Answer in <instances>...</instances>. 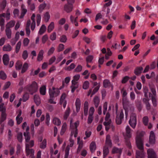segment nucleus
Instances as JSON below:
<instances>
[{
    "instance_id": "dca6fc26",
    "label": "nucleus",
    "mask_w": 158,
    "mask_h": 158,
    "mask_svg": "<svg viewBox=\"0 0 158 158\" xmlns=\"http://www.w3.org/2000/svg\"><path fill=\"white\" fill-rule=\"evenodd\" d=\"M73 7L71 5L65 4L64 6V10L68 13L70 12L72 10Z\"/></svg>"
},
{
    "instance_id": "39448f33",
    "label": "nucleus",
    "mask_w": 158,
    "mask_h": 158,
    "mask_svg": "<svg viewBox=\"0 0 158 158\" xmlns=\"http://www.w3.org/2000/svg\"><path fill=\"white\" fill-rule=\"evenodd\" d=\"M49 93L50 96L52 98L58 96L60 94V91L57 88L53 87L52 89L50 88L49 89Z\"/></svg>"
},
{
    "instance_id": "6e6d98bb",
    "label": "nucleus",
    "mask_w": 158,
    "mask_h": 158,
    "mask_svg": "<svg viewBox=\"0 0 158 158\" xmlns=\"http://www.w3.org/2000/svg\"><path fill=\"white\" fill-rule=\"evenodd\" d=\"M67 40V38L65 35H62L61 36L60 39V40L62 43H65Z\"/></svg>"
},
{
    "instance_id": "13d9d810",
    "label": "nucleus",
    "mask_w": 158,
    "mask_h": 158,
    "mask_svg": "<svg viewBox=\"0 0 158 158\" xmlns=\"http://www.w3.org/2000/svg\"><path fill=\"white\" fill-rule=\"evenodd\" d=\"M56 35L55 32H53L50 35V38L52 41L56 40Z\"/></svg>"
},
{
    "instance_id": "3c124183",
    "label": "nucleus",
    "mask_w": 158,
    "mask_h": 158,
    "mask_svg": "<svg viewBox=\"0 0 158 158\" xmlns=\"http://www.w3.org/2000/svg\"><path fill=\"white\" fill-rule=\"evenodd\" d=\"M22 57L24 60H26L28 56V53L27 50H24L22 54Z\"/></svg>"
},
{
    "instance_id": "a18cd8bd",
    "label": "nucleus",
    "mask_w": 158,
    "mask_h": 158,
    "mask_svg": "<svg viewBox=\"0 0 158 158\" xmlns=\"http://www.w3.org/2000/svg\"><path fill=\"white\" fill-rule=\"evenodd\" d=\"M66 97V95L65 93H63L61 95L60 98V104H62L63 103V102L64 101H64V99Z\"/></svg>"
},
{
    "instance_id": "f257e3e1",
    "label": "nucleus",
    "mask_w": 158,
    "mask_h": 158,
    "mask_svg": "<svg viewBox=\"0 0 158 158\" xmlns=\"http://www.w3.org/2000/svg\"><path fill=\"white\" fill-rule=\"evenodd\" d=\"M136 143L137 146L140 151H136V158H144L143 142L141 137L140 135H137L136 138Z\"/></svg>"
},
{
    "instance_id": "2eb2a0df",
    "label": "nucleus",
    "mask_w": 158,
    "mask_h": 158,
    "mask_svg": "<svg viewBox=\"0 0 158 158\" xmlns=\"http://www.w3.org/2000/svg\"><path fill=\"white\" fill-rule=\"evenodd\" d=\"M132 130L130 127L127 125L126 128V135L128 138H131V131Z\"/></svg>"
},
{
    "instance_id": "58836bf2",
    "label": "nucleus",
    "mask_w": 158,
    "mask_h": 158,
    "mask_svg": "<svg viewBox=\"0 0 158 158\" xmlns=\"http://www.w3.org/2000/svg\"><path fill=\"white\" fill-rule=\"evenodd\" d=\"M46 6V4L44 3L40 4L39 7V10L40 13H41Z\"/></svg>"
},
{
    "instance_id": "69168bd1",
    "label": "nucleus",
    "mask_w": 158,
    "mask_h": 158,
    "mask_svg": "<svg viewBox=\"0 0 158 158\" xmlns=\"http://www.w3.org/2000/svg\"><path fill=\"white\" fill-rule=\"evenodd\" d=\"M77 129H75V130H73L71 131V137H72L73 135L74 134V137H76L77 136V134L78 133V131Z\"/></svg>"
},
{
    "instance_id": "0eeeda50",
    "label": "nucleus",
    "mask_w": 158,
    "mask_h": 158,
    "mask_svg": "<svg viewBox=\"0 0 158 158\" xmlns=\"http://www.w3.org/2000/svg\"><path fill=\"white\" fill-rule=\"evenodd\" d=\"M26 156L30 158H35L34 156V151L33 149L25 148Z\"/></svg>"
},
{
    "instance_id": "8fccbe9b",
    "label": "nucleus",
    "mask_w": 158,
    "mask_h": 158,
    "mask_svg": "<svg viewBox=\"0 0 158 158\" xmlns=\"http://www.w3.org/2000/svg\"><path fill=\"white\" fill-rule=\"evenodd\" d=\"M89 83L88 81H85L83 84V88L84 89H87L89 87Z\"/></svg>"
},
{
    "instance_id": "4d7b16f0",
    "label": "nucleus",
    "mask_w": 158,
    "mask_h": 158,
    "mask_svg": "<svg viewBox=\"0 0 158 158\" xmlns=\"http://www.w3.org/2000/svg\"><path fill=\"white\" fill-rule=\"evenodd\" d=\"M109 150L108 148L104 147L103 149L104 157H105L109 153Z\"/></svg>"
},
{
    "instance_id": "473e14b6",
    "label": "nucleus",
    "mask_w": 158,
    "mask_h": 158,
    "mask_svg": "<svg viewBox=\"0 0 158 158\" xmlns=\"http://www.w3.org/2000/svg\"><path fill=\"white\" fill-rule=\"evenodd\" d=\"M94 102L95 106L97 107L99 104L100 100L98 97L95 96L94 98Z\"/></svg>"
},
{
    "instance_id": "052dcab7",
    "label": "nucleus",
    "mask_w": 158,
    "mask_h": 158,
    "mask_svg": "<svg viewBox=\"0 0 158 158\" xmlns=\"http://www.w3.org/2000/svg\"><path fill=\"white\" fill-rule=\"evenodd\" d=\"M70 148L69 145H67L65 150V158H68Z\"/></svg>"
},
{
    "instance_id": "1a4fd4ad",
    "label": "nucleus",
    "mask_w": 158,
    "mask_h": 158,
    "mask_svg": "<svg viewBox=\"0 0 158 158\" xmlns=\"http://www.w3.org/2000/svg\"><path fill=\"white\" fill-rule=\"evenodd\" d=\"M121 93L122 94L123 97H124V98L123 99V106H124L126 105L127 103H128L125 98L126 96L127 95V93L126 92V90L123 88L121 90Z\"/></svg>"
},
{
    "instance_id": "72a5a7b5",
    "label": "nucleus",
    "mask_w": 158,
    "mask_h": 158,
    "mask_svg": "<svg viewBox=\"0 0 158 158\" xmlns=\"http://www.w3.org/2000/svg\"><path fill=\"white\" fill-rule=\"evenodd\" d=\"M15 23V21L14 20H11L6 25V27L10 28L14 26Z\"/></svg>"
},
{
    "instance_id": "f3484780",
    "label": "nucleus",
    "mask_w": 158,
    "mask_h": 158,
    "mask_svg": "<svg viewBox=\"0 0 158 158\" xmlns=\"http://www.w3.org/2000/svg\"><path fill=\"white\" fill-rule=\"evenodd\" d=\"M2 59L4 64L7 65L8 64L9 60V56L6 54L4 55Z\"/></svg>"
},
{
    "instance_id": "f704fd0d",
    "label": "nucleus",
    "mask_w": 158,
    "mask_h": 158,
    "mask_svg": "<svg viewBox=\"0 0 158 158\" xmlns=\"http://www.w3.org/2000/svg\"><path fill=\"white\" fill-rule=\"evenodd\" d=\"M46 91V87L45 85H43L40 88V94L42 95L45 94Z\"/></svg>"
},
{
    "instance_id": "e433bc0d",
    "label": "nucleus",
    "mask_w": 158,
    "mask_h": 158,
    "mask_svg": "<svg viewBox=\"0 0 158 158\" xmlns=\"http://www.w3.org/2000/svg\"><path fill=\"white\" fill-rule=\"evenodd\" d=\"M5 21L4 19L2 17H0V26L1 27V30L3 31L4 29V25Z\"/></svg>"
},
{
    "instance_id": "c03bdc74",
    "label": "nucleus",
    "mask_w": 158,
    "mask_h": 158,
    "mask_svg": "<svg viewBox=\"0 0 158 158\" xmlns=\"http://www.w3.org/2000/svg\"><path fill=\"white\" fill-rule=\"evenodd\" d=\"M6 0H3L0 3V6L1 9H4L6 6Z\"/></svg>"
},
{
    "instance_id": "c85d7f7f",
    "label": "nucleus",
    "mask_w": 158,
    "mask_h": 158,
    "mask_svg": "<svg viewBox=\"0 0 158 158\" xmlns=\"http://www.w3.org/2000/svg\"><path fill=\"white\" fill-rule=\"evenodd\" d=\"M54 28V22H52L48 25V33L51 32Z\"/></svg>"
},
{
    "instance_id": "5fc2aeb1",
    "label": "nucleus",
    "mask_w": 158,
    "mask_h": 158,
    "mask_svg": "<svg viewBox=\"0 0 158 158\" xmlns=\"http://www.w3.org/2000/svg\"><path fill=\"white\" fill-rule=\"evenodd\" d=\"M6 78V75L3 71L0 72V78L3 80L5 79Z\"/></svg>"
},
{
    "instance_id": "de8ad7c7",
    "label": "nucleus",
    "mask_w": 158,
    "mask_h": 158,
    "mask_svg": "<svg viewBox=\"0 0 158 158\" xmlns=\"http://www.w3.org/2000/svg\"><path fill=\"white\" fill-rule=\"evenodd\" d=\"M66 127L67 125L66 123H64L62 126L60 132V134L61 135H63L65 132L66 130Z\"/></svg>"
},
{
    "instance_id": "37998d69",
    "label": "nucleus",
    "mask_w": 158,
    "mask_h": 158,
    "mask_svg": "<svg viewBox=\"0 0 158 158\" xmlns=\"http://www.w3.org/2000/svg\"><path fill=\"white\" fill-rule=\"evenodd\" d=\"M142 121L143 123L145 125L147 126L148 125L149 120L148 116H145L143 118Z\"/></svg>"
},
{
    "instance_id": "9d476101",
    "label": "nucleus",
    "mask_w": 158,
    "mask_h": 158,
    "mask_svg": "<svg viewBox=\"0 0 158 158\" xmlns=\"http://www.w3.org/2000/svg\"><path fill=\"white\" fill-rule=\"evenodd\" d=\"M155 142V137L154 132L152 131L150 132L149 138V143L152 145H153Z\"/></svg>"
},
{
    "instance_id": "ddd939ff",
    "label": "nucleus",
    "mask_w": 158,
    "mask_h": 158,
    "mask_svg": "<svg viewBox=\"0 0 158 158\" xmlns=\"http://www.w3.org/2000/svg\"><path fill=\"white\" fill-rule=\"evenodd\" d=\"M150 89L152 94L151 93H149V96L151 98V97L153 96L156 97V88L154 86H152L150 87Z\"/></svg>"
},
{
    "instance_id": "9b49d317",
    "label": "nucleus",
    "mask_w": 158,
    "mask_h": 158,
    "mask_svg": "<svg viewBox=\"0 0 158 158\" xmlns=\"http://www.w3.org/2000/svg\"><path fill=\"white\" fill-rule=\"evenodd\" d=\"M77 144L78 145V146L77 149V153H78L80 152L83 147V143L82 140H80V137H78L77 138Z\"/></svg>"
},
{
    "instance_id": "c9c22d12",
    "label": "nucleus",
    "mask_w": 158,
    "mask_h": 158,
    "mask_svg": "<svg viewBox=\"0 0 158 158\" xmlns=\"http://www.w3.org/2000/svg\"><path fill=\"white\" fill-rule=\"evenodd\" d=\"M70 112V108L68 107L65 112L64 114V119H67L69 117Z\"/></svg>"
},
{
    "instance_id": "2f4dec72",
    "label": "nucleus",
    "mask_w": 158,
    "mask_h": 158,
    "mask_svg": "<svg viewBox=\"0 0 158 158\" xmlns=\"http://www.w3.org/2000/svg\"><path fill=\"white\" fill-rule=\"evenodd\" d=\"M46 29V27L45 25H42L39 30V33L40 35H42L45 31Z\"/></svg>"
},
{
    "instance_id": "0e129e2a",
    "label": "nucleus",
    "mask_w": 158,
    "mask_h": 158,
    "mask_svg": "<svg viewBox=\"0 0 158 158\" xmlns=\"http://www.w3.org/2000/svg\"><path fill=\"white\" fill-rule=\"evenodd\" d=\"M46 141L45 139H44L42 143L40 145V148L42 149H44L46 147Z\"/></svg>"
},
{
    "instance_id": "774afa93",
    "label": "nucleus",
    "mask_w": 158,
    "mask_h": 158,
    "mask_svg": "<svg viewBox=\"0 0 158 158\" xmlns=\"http://www.w3.org/2000/svg\"><path fill=\"white\" fill-rule=\"evenodd\" d=\"M55 48L54 47H52L48 51V54L50 56L53 53L55 50Z\"/></svg>"
},
{
    "instance_id": "a19ab883",
    "label": "nucleus",
    "mask_w": 158,
    "mask_h": 158,
    "mask_svg": "<svg viewBox=\"0 0 158 158\" xmlns=\"http://www.w3.org/2000/svg\"><path fill=\"white\" fill-rule=\"evenodd\" d=\"M151 99L153 106L154 107H156L157 106V104L156 97H154L153 96L151 97Z\"/></svg>"
},
{
    "instance_id": "bb28decb",
    "label": "nucleus",
    "mask_w": 158,
    "mask_h": 158,
    "mask_svg": "<svg viewBox=\"0 0 158 158\" xmlns=\"http://www.w3.org/2000/svg\"><path fill=\"white\" fill-rule=\"evenodd\" d=\"M5 32L7 38L8 39H10L11 37V31L10 28L6 27Z\"/></svg>"
},
{
    "instance_id": "f03ea898",
    "label": "nucleus",
    "mask_w": 158,
    "mask_h": 158,
    "mask_svg": "<svg viewBox=\"0 0 158 158\" xmlns=\"http://www.w3.org/2000/svg\"><path fill=\"white\" fill-rule=\"evenodd\" d=\"M25 88L31 94H33L37 91L38 87L37 83L36 82L33 81L32 82L31 84L26 86Z\"/></svg>"
},
{
    "instance_id": "ea45409f",
    "label": "nucleus",
    "mask_w": 158,
    "mask_h": 158,
    "mask_svg": "<svg viewBox=\"0 0 158 158\" xmlns=\"http://www.w3.org/2000/svg\"><path fill=\"white\" fill-rule=\"evenodd\" d=\"M28 68V64L26 62L25 63L22 67L21 73H25L27 69Z\"/></svg>"
},
{
    "instance_id": "49530a36",
    "label": "nucleus",
    "mask_w": 158,
    "mask_h": 158,
    "mask_svg": "<svg viewBox=\"0 0 158 158\" xmlns=\"http://www.w3.org/2000/svg\"><path fill=\"white\" fill-rule=\"evenodd\" d=\"M44 18L46 22H47L48 21L50 18V15L48 12H47L45 13L44 14Z\"/></svg>"
},
{
    "instance_id": "423d86ee",
    "label": "nucleus",
    "mask_w": 158,
    "mask_h": 158,
    "mask_svg": "<svg viewBox=\"0 0 158 158\" xmlns=\"http://www.w3.org/2000/svg\"><path fill=\"white\" fill-rule=\"evenodd\" d=\"M147 153L148 158H157L156 153L152 149H148L147 150Z\"/></svg>"
},
{
    "instance_id": "f8f14e48",
    "label": "nucleus",
    "mask_w": 158,
    "mask_h": 158,
    "mask_svg": "<svg viewBox=\"0 0 158 158\" xmlns=\"http://www.w3.org/2000/svg\"><path fill=\"white\" fill-rule=\"evenodd\" d=\"M5 17L7 20H8L10 19V13L9 9H7L6 13H3L0 14V17Z\"/></svg>"
},
{
    "instance_id": "412c9836",
    "label": "nucleus",
    "mask_w": 158,
    "mask_h": 158,
    "mask_svg": "<svg viewBox=\"0 0 158 158\" xmlns=\"http://www.w3.org/2000/svg\"><path fill=\"white\" fill-rule=\"evenodd\" d=\"M96 145L94 142H92L90 145L89 149L91 152L94 153L96 150Z\"/></svg>"
},
{
    "instance_id": "79ce46f5",
    "label": "nucleus",
    "mask_w": 158,
    "mask_h": 158,
    "mask_svg": "<svg viewBox=\"0 0 158 158\" xmlns=\"http://www.w3.org/2000/svg\"><path fill=\"white\" fill-rule=\"evenodd\" d=\"M17 138L18 141L22 143L23 141V134L21 132L18 133L17 134Z\"/></svg>"
},
{
    "instance_id": "603ef678",
    "label": "nucleus",
    "mask_w": 158,
    "mask_h": 158,
    "mask_svg": "<svg viewBox=\"0 0 158 158\" xmlns=\"http://www.w3.org/2000/svg\"><path fill=\"white\" fill-rule=\"evenodd\" d=\"M64 45L63 44H60L57 48V52H59L62 51L64 49Z\"/></svg>"
},
{
    "instance_id": "4468645a",
    "label": "nucleus",
    "mask_w": 158,
    "mask_h": 158,
    "mask_svg": "<svg viewBox=\"0 0 158 158\" xmlns=\"http://www.w3.org/2000/svg\"><path fill=\"white\" fill-rule=\"evenodd\" d=\"M6 114L5 113H2L1 114V118L0 119V124L1 125V126L2 128V131L3 130L4 125L3 124H2V123L4 122L6 118Z\"/></svg>"
},
{
    "instance_id": "338daca9",
    "label": "nucleus",
    "mask_w": 158,
    "mask_h": 158,
    "mask_svg": "<svg viewBox=\"0 0 158 158\" xmlns=\"http://www.w3.org/2000/svg\"><path fill=\"white\" fill-rule=\"evenodd\" d=\"M29 42V40L28 39V38H25L23 40V45L24 46H27L28 45V44Z\"/></svg>"
},
{
    "instance_id": "09e8293b",
    "label": "nucleus",
    "mask_w": 158,
    "mask_h": 158,
    "mask_svg": "<svg viewBox=\"0 0 158 158\" xmlns=\"http://www.w3.org/2000/svg\"><path fill=\"white\" fill-rule=\"evenodd\" d=\"M75 65L74 63H72L69 66L65 68V69L67 71H70L73 69L75 68Z\"/></svg>"
},
{
    "instance_id": "680f3d73",
    "label": "nucleus",
    "mask_w": 158,
    "mask_h": 158,
    "mask_svg": "<svg viewBox=\"0 0 158 158\" xmlns=\"http://www.w3.org/2000/svg\"><path fill=\"white\" fill-rule=\"evenodd\" d=\"M4 106V103H2L0 105V111L2 113H5L6 109Z\"/></svg>"
},
{
    "instance_id": "b1692460",
    "label": "nucleus",
    "mask_w": 158,
    "mask_h": 158,
    "mask_svg": "<svg viewBox=\"0 0 158 158\" xmlns=\"http://www.w3.org/2000/svg\"><path fill=\"white\" fill-rule=\"evenodd\" d=\"M106 144L108 146L111 147L112 145L111 140L109 135H107L106 138Z\"/></svg>"
},
{
    "instance_id": "393cba45",
    "label": "nucleus",
    "mask_w": 158,
    "mask_h": 158,
    "mask_svg": "<svg viewBox=\"0 0 158 158\" xmlns=\"http://www.w3.org/2000/svg\"><path fill=\"white\" fill-rule=\"evenodd\" d=\"M112 153L114 154L118 153L121 154L122 152V149L118 148L116 147H114L112 149Z\"/></svg>"
},
{
    "instance_id": "7c9ffc66",
    "label": "nucleus",
    "mask_w": 158,
    "mask_h": 158,
    "mask_svg": "<svg viewBox=\"0 0 158 158\" xmlns=\"http://www.w3.org/2000/svg\"><path fill=\"white\" fill-rule=\"evenodd\" d=\"M34 99L36 104L37 106L39 105L40 103V100L39 96L36 95H34Z\"/></svg>"
},
{
    "instance_id": "c756f323",
    "label": "nucleus",
    "mask_w": 158,
    "mask_h": 158,
    "mask_svg": "<svg viewBox=\"0 0 158 158\" xmlns=\"http://www.w3.org/2000/svg\"><path fill=\"white\" fill-rule=\"evenodd\" d=\"M103 85L104 87L107 88L110 86L111 84L109 80L108 79H105L103 81Z\"/></svg>"
},
{
    "instance_id": "bf43d9fd",
    "label": "nucleus",
    "mask_w": 158,
    "mask_h": 158,
    "mask_svg": "<svg viewBox=\"0 0 158 158\" xmlns=\"http://www.w3.org/2000/svg\"><path fill=\"white\" fill-rule=\"evenodd\" d=\"M82 69V67L81 65H78L74 70V72H81Z\"/></svg>"
},
{
    "instance_id": "20e7f679",
    "label": "nucleus",
    "mask_w": 158,
    "mask_h": 158,
    "mask_svg": "<svg viewBox=\"0 0 158 158\" xmlns=\"http://www.w3.org/2000/svg\"><path fill=\"white\" fill-rule=\"evenodd\" d=\"M129 123L133 128H135L137 123L136 115L135 114L132 113L131 114Z\"/></svg>"
},
{
    "instance_id": "5701e85b",
    "label": "nucleus",
    "mask_w": 158,
    "mask_h": 158,
    "mask_svg": "<svg viewBox=\"0 0 158 158\" xmlns=\"http://www.w3.org/2000/svg\"><path fill=\"white\" fill-rule=\"evenodd\" d=\"M44 53V51L43 50H41L40 51L37 58V60L38 61H40L43 60Z\"/></svg>"
},
{
    "instance_id": "4be33fe9",
    "label": "nucleus",
    "mask_w": 158,
    "mask_h": 158,
    "mask_svg": "<svg viewBox=\"0 0 158 158\" xmlns=\"http://www.w3.org/2000/svg\"><path fill=\"white\" fill-rule=\"evenodd\" d=\"M21 13L20 16V18H23L25 15L26 14L27 11V10L25 9V6L24 5H22L21 6Z\"/></svg>"
},
{
    "instance_id": "7ed1b4c3",
    "label": "nucleus",
    "mask_w": 158,
    "mask_h": 158,
    "mask_svg": "<svg viewBox=\"0 0 158 158\" xmlns=\"http://www.w3.org/2000/svg\"><path fill=\"white\" fill-rule=\"evenodd\" d=\"M25 140V148H31L34 145V141L33 140H30V136L28 135L26 133L24 134Z\"/></svg>"
},
{
    "instance_id": "aec40b11",
    "label": "nucleus",
    "mask_w": 158,
    "mask_h": 158,
    "mask_svg": "<svg viewBox=\"0 0 158 158\" xmlns=\"http://www.w3.org/2000/svg\"><path fill=\"white\" fill-rule=\"evenodd\" d=\"M143 69L141 66L136 67L134 70V73L136 75H139L142 73Z\"/></svg>"
},
{
    "instance_id": "864d4df0",
    "label": "nucleus",
    "mask_w": 158,
    "mask_h": 158,
    "mask_svg": "<svg viewBox=\"0 0 158 158\" xmlns=\"http://www.w3.org/2000/svg\"><path fill=\"white\" fill-rule=\"evenodd\" d=\"M15 68L17 70H20L22 67V64L19 61H17L15 65Z\"/></svg>"
},
{
    "instance_id": "4c0bfd02",
    "label": "nucleus",
    "mask_w": 158,
    "mask_h": 158,
    "mask_svg": "<svg viewBox=\"0 0 158 158\" xmlns=\"http://www.w3.org/2000/svg\"><path fill=\"white\" fill-rule=\"evenodd\" d=\"M21 41H19L16 44L15 48V52L16 53H18L20 48L21 46Z\"/></svg>"
},
{
    "instance_id": "e2e57ef3",
    "label": "nucleus",
    "mask_w": 158,
    "mask_h": 158,
    "mask_svg": "<svg viewBox=\"0 0 158 158\" xmlns=\"http://www.w3.org/2000/svg\"><path fill=\"white\" fill-rule=\"evenodd\" d=\"M94 57L92 55H89L86 58V61L87 63H90L93 60Z\"/></svg>"
},
{
    "instance_id": "6e6552de",
    "label": "nucleus",
    "mask_w": 158,
    "mask_h": 158,
    "mask_svg": "<svg viewBox=\"0 0 158 158\" xmlns=\"http://www.w3.org/2000/svg\"><path fill=\"white\" fill-rule=\"evenodd\" d=\"M124 114L123 111H121L119 115H117L116 118V123L118 125L120 124L123 118Z\"/></svg>"
},
{
    "instance_id": "a211bd4d",
    "label": "nucleus",
    "mask_w": 158,
    "mask_h": 158,
    "mask_svg": "<svg viewBox=\"0 0 158 158\" xmlns=\"http://www.w3.org/2000/svg\"><path fill=\"white\" fill-rule=\"evenodd\" d=\"M75 105L76 111L77 112H78L80 110L81 106V101L79 98H77L76 99L75 102Z\"/></svg>"
},
{
    "instance_id": "6ab92c4d",
    "label": "nucleus",
    "mask_w": 158,
    "mask_h": 158,
    "mask_svg": "<svg viewBox=\"0 0 158 158\" xmlns=\"http://www.w3.org/2000/svg\"><path fill=\"white\" fill-rule=\"evenodd\" d=\"M89 104L87 101H85L84 104V113L85 115L87 116L88 114Z\"/></svg>"
},
{
    "instance_id": "a878e982",
    "label": "nucleus",
    "mask_w": 158,
    "mask_h": 158,
    "mask_svg": "<svg viewBox=\"0 0 158 158\" xmlns=\"http://www.w3.org/2000/svg\"><path fill=\"white\" fill-rule=\"evenodd\" d=\"M52 122L54 125L57 126H60L61 123L60 120L57 117H54L53 118Z\"/></svg>"
},
{
    "instance_id": "cd10ccee",
    "label": "nucleus",
    "mask_w": 158,
    "mask_h": 158,
    "mask_svg": "<svg viewBox=\"0 0 158 158\" xmlns=\"http://www.w3.org/2000/svg\"><path fill=\"white\" fill-rule=\"evenodd\" d=\"M12 48L9 44L4 45L3 47V50L4 51L9 52L12 50Z\"/></svg>"
}]
</instances>
